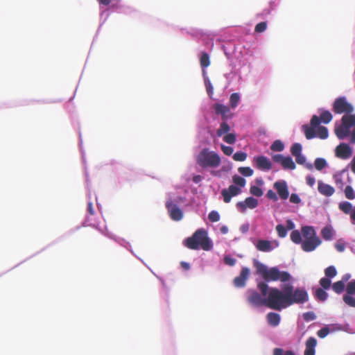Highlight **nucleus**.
<instances>
[{"label": "nucleus", "mask_w": 355, "mask_h": 355, "mask_svg": "<svg viewBox=\"0 0 355 355\" xmlns=\"http://www.w3.org/2000/svg\"><path fill=\"white\" fill-rule=\"evenodd\" d=\"M350 136H351L350 142L352 144H355V126H354V128L353 131L352 132Z\"/></svg>", "instance_id": "obj_61"}, {"label": "nucleus", "mask_w": 355, "mask_h": 355, "mask_svg": "<svg viewBox=\"0 0 355 355\" xmlns=\"http://www.w3.org/2000/svg\"><path fill=\"white\" fill-rule=\"evenodd\" d=\"M346 293L343 296V302L349 306L355 308V279L348 282Z\"/></svg>", "instance_id": "obj_8"}, {"label": "nucleus", "mask_w": 355, "mask_h": 355, "mask_svg": "<svg viewBox=\"0 0 355 355\" xmlns=\"http://www.w3.org/2000/svg\"><path fill=\"white\" fill-rule=\"evenodd\" d=\"M255 166L259 170L269 171L272 168V163L265 156H257L254 158Z\"/></svg>", "instance_id": "obj_17"}, {"label": "nucleus", "mask_w": 355, "mask_h": 355, "mask_svg": "<svg viewBox=\"0 0 355 355\" xmlns=\"http://www.w3.org/2000/svg\"><path fill=\"white\" fill-rule=\"evenodd\" d=\"M343 173H344V171H340V172L334 174V177H333L336 187L339 189H343L344 184H345L343 182Z\"/></svg>", "instance_id": "obj_25"}, {"label": "nucleus", "mask_w": 355, "mask_h": 355, "mask_svg": "<svg viewBox=\"0 0 355 355\" xmlns=\"http://www.w3.org/2000/svg\"><path fill=\"white\" fill-rule=\"evenodd\" d=\"M220 157L214 151H209L207 148L202 149L197 157V163L202 168H216L220 164Z\"/></svg>", "instance_id": "obj_6"}, {"label": "nucleus", "mask_w": 355, "mask_h": 355, "mask_svg": "<svg viewBox=\"0 0 355 355\" xmlns=\"http://www.w3.org/2000/svg\"><path fill=\"white\" fill-rule=\"evenodd\" d=\"M273 355H295L291 350L284 351L282 348H275L273 349Z\"/></svg>", "instance_id": "obj_42"}, {"label": "nucleus", "mask_w": 355, "mask_h": 355, "mask_svg": "<svg viewBox=\"0 0 355 355\" xmlns=\"http://www.w3.org/2000/svg\"><path fill=\"white\" fill-rule=\"evenodd\" d=\"M200 66L202 69L207 68L210 65L209 55L206 52H202L200 58Z\"/></svg>", "instance_id": "obj_28"}, {"label": "nucleus", "mask_w": 355, "mask_h": 355, "mask_svg": "<svg viewBox=\"0 0 355 355\" xmlns=\"http://www.w3.org/2000/svg\"><path fill=\"white\" fill-rule=\"evenodd\" d=\"M284 157L281 154L275 155L272 156V160L276 163H280L282 164V160H284Z\"/></svg>", "instance_id": "obj_58"}, {"label": "nucleus", "mask_w": 355, "mask_h": 355, "mask_svg": "<svg viewBox=\"0 0 355 355\" xmlns=\"http://www.w3.org/2000/svg\"><path fill=\"white\" fill-rule=\"evenodd\" d=\"M339 209L345 214H351L352 210V205L349 202H342L339 203Z\"/></svg>", "instance_id": "obj_29"}, {"label": "nucleus", "mask_w": 355, "mask_h": 355, "mask_svg": "<svg viewBox=\"0 0 355 355\" xmlns=\"http://www.w3.org/2000/svg\"><path fill=\"white\" fill-rule=\"evenodd\" d=\"M317 340L314 337H309L305 343L304 355H315Z\"/></svg>", "instance_id": "obj_19"}, {"label": "nucleus", "mask_w": 355, "mask_h": 355, "mask_svg": "<svg viewBox=\"0 0 355 355\" xmlns=\"http://www.w3.org/2000/svg\"><path fill=\"white\" fill-rule=\"evenodd\" d=\"M266 318L268 323L272 327H277L279 325L281 320L280 315L278 313L273 312L268 313Z\"/></svg>", "instance_id": "obj_22"}, {"label": "nucleus", "mask_w": 355, "mask_h": 355, "mask_svg": "<svg viewBox=\"0 0 355 355\" xmlns=\"http://www.w3.org/2000/svg\"><path fill=\"white\" fill-rule=\"evenodd\" d=\"M345 197L349 200H354L355 198V192L353 189V188L347 185L345 189Z\"/></svg>", "instance_id": "obj_40"}, {"label": "nucleus", "mask_w": 355, "mask_h": 355, "mask_svg": "<svg viewBox=\"0 0 355 355\" xmlns=\"http://www.w3.org/2000/svg\"><path fill=\"white\" fill-rule=\"evenodd\" d=\"M241 192V188L236 185H230L227 189H224L221 191V195L223 197V201L225 203H229L232 197L239 195Z\"/></svg>", "instance_id": "obj_11"}, {"label": "nucleus", "mask_w": 355, "mask_h": 355, "mask_svg": "<svg viewBox=\"0 0 355 355\" xmlns=\"http://www.w3.org/2000/svg\"><path fill=\"white\" fill-rule=\"evenodd\" d=\"M332 110L336 114H352L354 108L345 96H341L335 99Z\"/></svg>", "instance_id": "obj_7"}, {"label": "nucleus", "mask_w": 355, "mask_h": 355, "mask_svg": "<svg viewBox=\"0 0 355 355\" xmlns=\"http://www.w3.org/2000/svg\"><path fill=\"white\" fill-rule=\"evenodd\" d=\"M324 274L325 277L331 279L337 275V270L334 266H330L324 270Z\"/></svg>", "instance_id": "obj_36"}, {"label": "nucleus", "mask_w": 355, "mask_h": 355, "mask_svg": "<svg viewBox=\"0 0 355 355\" xmlns=\"http://www.w3.org/2000/svg\"><path fill=\"white\" fill-rule=\"evenodd\" d=\"M321 234H322V238L324 240H327V241L331 240L333 239V234H334L333 230L331 227L326 226L322 230Z\"/></svg>", "instance_id": "obj_26"}, {"label": "nucleus", "mask_w": 355, "mask_h": 355, "mask_svg": "<svg viewBox=\"0 0 355 355\" xmlns=\"http://www.w3.org/2000/svg\"><path fill=\"white\" fill-rule=\"evenodd\" d=\"M333 119V116L328 110L322 111L320 117L313 115L310 121V125L306 124L302 126L305 137L307 139H311L315 137V128L318 127L320 122L325 124L329 123Z\"/></svg>", "instance_id": "obj_4"}, {"label": "nucleus", "mask_w": 355, "mask_h": 355, "mask_svg": "<svg viewBox=\"0 0 355 355\" xmlns=\"http://www.w3.org/2000/svg\"><path fill=\"white\" fill-rule=\"evenodd\" d=\"M214 108L215 110V113L217 115H220L223 121L230 119L233 116V114L230 111V107L220 103H216L214 105Z\"/></svg>", "instance_id": "obj_9"}, {"label": "nucleus", "mask_w": 355, "mask_h": 355, "mask_svg": "<svg viewBox=\"0 0 355 355\" xmlns=\"http://www.w3.org/2000/svg\"><path fill=\"white\" fill-rule=\"evenodd\" d=\"M314 165H315V168L318 170V171H321L322 170L324 167H326L327 166V162L323 158H317L315 159V163H314Z\"/></svg>", "instance_id": "obj_38"}, {"label": "nucleus", "mask_w": 355, "mask_h": 355, "mask_svg": "<svg viewBox=\"0 0 355 355\" xmlns=\"http://www.w3.org/2000/svg\"><path fill=\"white\" fill-rule=\"evenodd\" d=\"M250 193L256 197H261L263 193L261 188L254 185L250 187Z\"/></svg>", "instance_id": "obj_41"}, {"label": "nucleus", "mask_w": 355, "mask_h": 355, "mask_svg": "<svg viewBox=\"0 0 355 355\" xmlns=\"http://www.w3.org/2000/svg\"><path fill=\"white\" fill-rule=\"evenodd\" d=\"M230 130V127L227 123L226 121H225L220 123L219 128L216 131V135L218 137H220L223 136L224 134L227 133Z\"/></svg>", "instance_id": "obj_27"}, {"label": "nucleus", "mask_w": 355, "mask_h": 355, "mask_svg": "<svg viewBox=\"0 0 355 355\" xmlns=\"http://www.w3.org/2000/svg\"><path fill=\"white\" fill-rule=\"evenodd\" d=\"M302 145L299 143H295L291 148V153L292 155L295 157L302 153Z\"/></svg>", "instance_id": "obj_37"}, {"label": "nucleus", "mask_w": 355, "mask_h": 355, "mask_svg": "<svg viewBox=\"0 0 355 355\" xmlns=\"http://www.w3.org/2000/svg\"><path fill=\"white\" fill-rule=\"evenodd\" d=\"M284 148V144L280 140H275L272 145L270 146V149L272 151L280 152L282 151Z\"/></svg>", "instance_id": "obj_33"}, {"label": "nucleus", "mask_w": 355, "mask_h": 355, "mask_svg": "<svg viewBox=\"0 0 355 355\" xmlns=\"http://www.w3.org/2000/svg\"><path fill=\"white\" fill-rule=\"evenodd\" d=\"M302 234L304 239L318 238L314 228L311 226H304L302 228Z\"/></svg>", "instance_id": "obj_21"}, {"label": "nucleus", "mask_w": 355, "mask_h": 355, "mask_svg": "<svg viewBox=\"0 0 355 355\" xmlns=\"http://www.w3.org/2000/svg\"><path fill=\"white\" fill-rule=\"evenodd\" d=\"M221 148V150L223 151V153L225 155H231L233 153V148L231 147V146H225L223 144L221 145L220 146Z\"/></svg>", "instance_id": "obj_52"}, {"label": "nucleus", "mask_w": 355, "mask_h": 355, "mask_svg": "<svg viewBox=\"0 0 355 355\" xmlns=\"http://www.w3.org/2000/svg\"><path fill=\"white\" fill-rule=\"evenodd\" d=\"M184 244L191 250H198L200 247L204 250H209L212 247L207 232L203 229L196 230L191 237L184 240Z\"/></svg>", "instance_id": "obj_3"}, {"label": "nucleus", "mask_w": 355, "mask_h": 355, "mask_svg": "<svg viewBox=\"0 0 355 355\" xmlns=\"http://www.w3.org/2000/svg\"><path fill=\"white\" fill-rule=\"evenodd\" d=\"M101 4L108 6L111 3V0H97Z\"/></svg>", "instance_id": "obj_63"}, {"label": "nucleus", "mask_w": 355, "mask_h": 355, "mask_svg": "<svg viewBox=\"0 0 355 355\" xmlns=\"http://www.w3.org/2000/svg\"><path fill=\"white\" fill-rule=\"evenodd\" d=\"M355 126V114H345L339 124H336L334 132L339 139H344L350 136L351 129Z\"/></svg>", "instance_id": "obj_5"}, {"label": "nucleus", "mask_w": 355, "mask_h": 355, "mask_svg": "<svg viewBox=\"0 0 355 355\" xmlns=\"http://www.w3.org/2000/svg\"><path fill=\"white\" fill-rule=\"evenodd\" d=\"M335 153L337 157L346 159L352 156V150L348 144L341 143L336 146Z\"/></svg>", "instance_id": "obj_10"}, {"label": "nucleus", "mask_w": 355, "mask_h": 355, "mask_svg": "<svg viewBox=\"0 0 355 355\" xmlns=\"http://www.w3.org/2000/svg\"><path fill=\"white\" fill-rule=\"evenodd\" d=\"M232 180L234 184L236 187L238 186V187H239V188L244 187L246 183V181L243 178L237 175L233 176Z\"/></svg>", "instance_id": "obj_35"}, {"label": "nucleus", "mask_w": 355, "mask_h": 355, "mask_svg": "<svg viewBox=\"0 0 355 355\" xmlns=\"http://www.w3.org/2000/svg\"><path fill=\"white\" fill-rule=\"evenodd\" d=\"M279 245L277 241H270L268 240L259 239L255 244L256 248L261 252H268L272 251Z\"/></svg>", "instance_id": "obj_12"}, {"label": "nucleus", "mask_w": 355, "mask_h": 355, "mask_svg": "<svg viewBox=\"0 0 355 355\" xmlns=\"http://www.w3.org/2000/svg\"><path fill=\"white\" fill-rule=\"evenodd\" d=\"M318 184L319 193L324 196H331L335 192V189L332 186L325 184L322 181H319Z\"/></svg>", "instance_id": "obj_20"}, {"label": "nucleus", "mask_w": 355, "mask_h": 355, "mask_svg": "<svg viewBox=\"0 0 355 355\" xmlns=\"http://www.w3.org/2000/svg\"><path fill=\"white\" fill-rule=\"evenodd\" d=\"M247 153L244 152H236L233 155L234 160L236 162H243L247 158Z\"/></svg>", "instance_id": "obj_43"}, {"label": "nucleus", "mask_w": 355, "mask_h": 355, "mask_svg": "<svg viewBox=\"0 0 355 355\" xmlns=\"http://www.w3.org/2000/svg\"><path fill=\"white\" fill-rule=\"evenodd\" d=\"M351 277L350 274H345L343 276L342 279L340 281H343V283L345 284L346 282H347Z\"/></svg>", "instance_id": "obj_62"}, {"label": "nucleus", "mask_w": 355, "mask_h": 355, "mask_svg": "<svg viewBox=\"0 0 355 355\" xmlns=\"http://www.w3.org/2000/svg\"><path fill=\"white\" fill-rule=\"evenodd\" d=\"M276 230L278 234V236L281 238L285 237L287 234V230L282 225H277L276 226Z\"/></svg>", "instance_id": "obj_45"}, {"label": "nucleus", "mask_w": 355, "mask_h": 355, "mask_svg": "<svg viewBox=\"0 0 355 355\" xmlns=\"http://www.w3.org/2000/svg\"><path fill=\"white\" fill-rule=\"evenodd\" d=\"M274 188L277 190L278 195L282 200L288 198L289 192L285 181L275 182L274 183Z\"/></svg>", "instance_id": "obj_18"}, {"label": "nucleus", "mask_w": 355, "mask_h": 355, "mask_svg": "<svg viewBox=\"0 0 355 355\" xmlns=\"http://www.w3.org/2000/svg\"><path fill=\"white\" fill-rule=\"evenodd\" d=\"M250 275V270L248 268H243L239 276L236 277L234 279V284L236 287L242 288L245 286L247 279Z\"/></svg>", "instance_id": "obj_16"}, {"label": "nucleus", "mask_w": 355, "mask_h": 355, "mask_svg": "<svg viewBox=\"0 0 355 355\" xmlns=\"http://www.w3.org/2000/svg\"><path fill=\"white\" fill-rule=\"evenodd\" d=\"M282 167L284 169H290L294 170L296 167L295 162L292 159V158L289 156L284 157V160H282Z\"/></svg>", "instance_id": "obj_23"}, {"label": "nucleus", "mask_w": 355, "mask_h": 355, "mask_svg": "<svg viewBox=\"0 0 355 355\" xmlns=\"http://www.w3.org/2000/svg\"><path fill=\"white\" fill-rule=\"evenodd\" d=\"M205 87H206L207 92L208 95L210 97H211V96L214 94L213 85H212L211 83L210 82V80L209 79H206L205 80Z\"/></svg>", "instance_id": "obj_51"}, {"label": "nucleus", "mask_w": 355, "mask_h": 355, "mask_svg": "<svg viewBox=\"0 0 355 355\" xmlns=\"http://www.w3.org/2000/svg\"><path fill=\"white\" fill-rule=\"evenodd\" d=\"M290 202L295 204H299L301 202V199L297 194L292 193L290 196Z\"/></svg>", "instance_id": "obj_54"}, {"label": "nucleus", "mask_w": 355, "mask_h": 355, "mask_svg": "<svg viewBox=\"0 0 355 355\" xmlns=\"http://www.w3.org/2000/svg\"><path fill=\"white\" fill-rule=\"evenodd\" d=\"M266 197L268 199L272 200L274 201H277L278 200V198L276 195V193L272 190H268L266 193Z\"/></svg>", "instance_id": "obj_56"}, {"label": "nucleus", "mask_w": 355, "mask_h": 355, "mask_svg": "<svg viewBox=\"0 0 355 355\" xmlns=\"http://www.w3.org/2000/svg\"><path fill=\"white\" fill-rule=\"evenodd\" d=\"M87 211L90 215H94V214L93 205L91 202H88V204H87Z\"/></svg>", "instance_id": "obj_60"}, {"label": "nucleus", "mask_w": 355, "mask_h": 355, "mask_svg": "<svg viewBox=\"0 0 355 355\" xmlns=\"http://www.w3.org/2000/svg\"><path fill=\"white\" fill-rule=\"evenodd\" d=\"M166 207L169 212L171 218L176 221L180 220L183 217L182 210L172 201H167Z\"/></svg>", "instance_id": "obj_13"}, {"label": "nucleus", "mask_w": 355, "mask_h": 355, "mask_svg": "<svg viewBox=\"0 0 355 355\" xmlns=\"http://www.w3.org/2000/svg\"><path fill=\"white\" fill-rule=\"evenodd\" d=\"M335 248H336L337 251H338L340 252H342L345 249V243L343 241H338L336 243Z\"/></svg>", "instance_id": "obj_53"}, {"label": "nucleus", "mask_w": 355, "mask_h": 355, "mask_svg": "<svg viewBox=\"0 0 355 355\" xmlns=\"http://www.w3.org/2000/svg\"><path fill=\"white\" fill-rule=\"evenodd\" d=\"M224 262L225 264L232 266L236 263V259L231 257L225 256L224 257Z\"/></svg>", "instance_id": "obj_55"}, {"label": "nucleus", "mask_w": 355, "mask_h": 355, "mask_svg": "<svg viewBox=\"0 0 355 355\" xmlns=\"http://www.w3.org/2000/svg\"><path fill=\"white\" fill-rule=\"evenodd\" d=\"M321 243V241L319 237L304 239L302 243L301 248L304 252L313 251L318 245Z\"/></svg>", "instance_id": "obj_15"}, {"label": "nucleus", "mask_w": 355, "mask_h": 355, "mask_svg": "<svg viewBox=\"0 0 355 355\" xmlns=\"http://www.w3.org/2000/svg\"><path fill=\"white\" fill-rule=\"evenodd\" d=\"M351 169H352V171L355 174V157L352 160Z\"/></svg>", "instance_id": "obj_64"}, {"label": "nucleus", "mask_w": 355, "mask_h": 355, "mask_svg": "<svg viewBox=\"0 0 355 355\" xmlns=\"http://www.w3.org/2000/svg\"><path fill=\"white\" fill-rule=\"evenodd\" d=\"M236 140V135L233 133L226 134L223 137V141L229 144H233Z\"/></svg>", "instance_id": "obj_44"}, {"label": "nucleus", "mask_w": 355, "mask_h": 355, "mask_svg": "<svg viewBox=\"0 0 355 355\" xmlns=\"http://www.w3.org/2000/svg\"><path fill=\"white\" fill-rule=\"evenodd\" d=\"M320 284L323 289H329L331 286V279L327 277H322L320 280Z\"/></svg>", "instance_id": "obj_46"}, {"label": "nucleus", "mask_w": 355, "mask_h": 355, "mask_svg": "<svg viewBox=\"0 0 355 355\" xmlns=\"http://www.w3.org/2000/svg\"><path fill=\"white\" fill-rule=\"evenodd\" d=\"M296 162L299 164H304L306 162V157L301 154L295 157Z\"/></svg>", "instance_id": "obj_57"}, {"label": "nucleus", "mask_w": 355, "mask_h": 355, "mask_svg": "<svg viewBox=\"0 0 355 355\" xmlns=\"http://www.w3.org/2000/svg\"><path fill=\"white\" fill-rule=\"evenodd\" d=\"M282 291L277 288V311H281L293 304H304L309 300L307 291L304 288H296L284 284Z\"/></svg>", "instance_id": "obj_2"}, {"label": "nucleus", "mask_w": 355, "mask_h": 355, "mask_svg": "<svg viewBox=\"0 0 355 355\" xmlns=\"http://www.w3.org/2000/svg\"><path fill=\"white\" fill-rule=\"evenodd\" d=\"M238 171L241 175L245 177H250L253 174V170L248 166L239 167Z\"/></svg>", "instance_id": "obj_39"}, {"label": "nucleus", "mask_w": 355, "mask_h": 355, "mask_svg": "<svg viewBox=\"0 0 355 355\" xmlns=\"http://www.w3.org/2000/svg\"><path fill=\"white\" fill-rule=\"evenodd\" d=\"M208 218L211 222H218L220 220V214L216 211H211L208 215Z\"/></svg>", "instance_id": "obj_48"}, {"label": "nucleus", "mask_w": 355, "mask_h": 355, "mask_svg": "<svg viewBox=\"0 0 355 355\" xmlns=\"http://www.w3.org/2000/svg\"><path fill=\"white\" fill-rule=\"evenodd\" d=\"M240 101V96L238 93H233L231 94L230 98V105L232 108L237 107Z\"/></svg>", "instance_id": "obj_32"}, {"label": "nucleus", "mask_w": 355, "mask_h": 355, "mask_svg": "<svg viewBox=\"0 0 355 355\" xmlns=\"http://www.w3.org/2000/svg\"><path fill=\"white\" fill-rule=\"evenodd\" d=\"M254 266L257 274L265 282L257 284L260 293L254 290L248 291V302L254 306H265L277 311V288H270L266 282L279 281L284 283L291 279V275L286 271H280L277 267L268 268L266 265L257 260L254 261Z\"/></svg>", "instance_id": "obj_1"}, {"label": "nucleus", "mask_w": 355, "mask_h": 355, "mask_svg": "<svg viewBox=\"0 0 355 355\" xmlns=\"http://www.w3.org/2000/svg\"><path fill=\"white\" fill-rule=\"evenodd\" d=\"M258 205V200L252 197H248L244 201L236 203V207L241 212H244L247 208L254 209Z\"/></svg>", "instance_id": "obj_14"}, {"label": "nucleus", "mask_w": 355, "mask_h": 355, "mask_svg": "<svg viewBox=\"0 0 355 355\" xmlns=\"http://www.w3.org/2000/svg\"><path fill=\"white\" fill-rule=\"evenodd\" d=\"M306 182L308 185H309L310 187H313L315 184V180L313 177L308 175L306 178Z\"/></svg>", "instance_id": "obj_59"}, {"label": "nucleus", "mask_w": 355, "mask_h": 355, "mask_svg": "<svg viewBox=\"0 0 355 355\" xmlns=\"http://www.w3.org/2000/svg\"><path fill=\"white\" fill-rule=\"evenodd\" d=\"M329 327H324L318 331L317 335L319 338H324L329 334Z\"/></svg>", "instance_id": "obj_49"}, {"label": "nucleus", "mask_w": 355, "mask_h": 355, "mask_svg": "<svg viewBox=\"0 0 355 355\" xmlns=\"http://www.w3.org/2000/svg\"><path fill=\"white\" fill-rule=\"evenodd\" d=\"M302 317L306 322L312 321L316 318L315 313L312 311H309L303 313Z\"/></svg>", "instance_id": "obj_50"}, {"label": "nucleus", "mask_w": 355, "mask_h": 355, "mask_svg": "<svg viewBox=\"0 0 355 355\" xmlns=\"http://www.w3.org/2000/svg\"><path fill=\"white\" fill-rule=\"evenodd\" d=\"M315 297L320 301H325L327 298V293L323 288H318L315 293Z\"/></svg>", "instance_id": "obj_34"}, {"label": "nucleus", "mask_w": 355, "mask_h": 355, "mask_svg": "<svg viewBox=\"0 0 355 355\" xmlns=\"http://www.w3.org/2000/svg\"><path fill=\"white\" fill-rule=\"evenodd\" d=\"M291 239L295 244H301L303 242L302 235L298 230H293L291 234Z\"/></svg>", "instance_id": "obj_31"}, {"label": "nucleus", "mask_w": 355, "mask_h": 355, "mask_svg": "<svg viewBox=\"0 0 355 355\" xmlns=\"http://www.w3.org/2000/svg\"><path fill=\"white\" fill-rule=\"evenodd\" d=\"M267 28V22L262 21L259 24H257L254 27V31L256 33H263L264 32Z\"/></svg>", "instance_id": "obj_47"}, {"label": "nucleus", "mask_w": 355, "mask_h": 355, "mask_svg": "<svg viewBox=\"0 0 355 355\" xmlns=\"http://www.w3.org/2000/svg\"><path fill=\"white\" fill-rule=\"evenodd\" d=\"M345 284L343 283V281H338L334 282L332 285L333 291L337 293L340 294L345 290Z\"/></svg>", "instance_id": "obj_30"}, {"label": "nucleus", "mask_w": 355, "mask_h": 355, "mask_svg": "<svg viewBox=\"0 0 355 355\" xmlns=\"http://www.w3.org/2000/svg\"><path fill=\"white\" fill-rule=\"evenodd\" d=\"M317 131H315V137H319L321 139H325L329 136L328 129L324 126H318Z\"/></svg>", "instance_id": "obj_24"}]
</instances>
